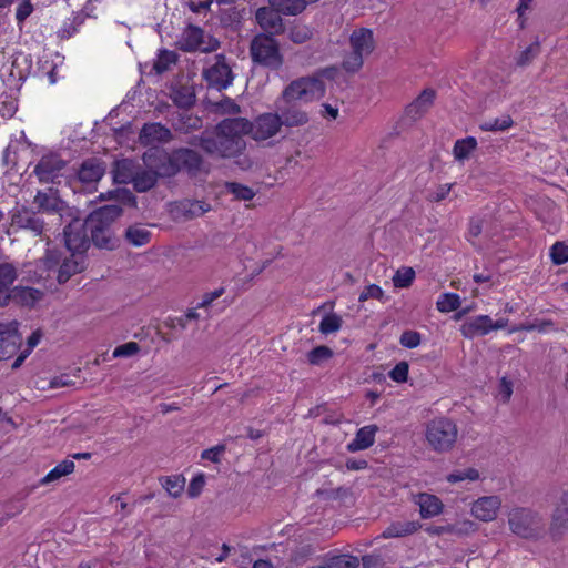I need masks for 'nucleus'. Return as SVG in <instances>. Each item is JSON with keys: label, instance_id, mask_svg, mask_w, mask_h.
Here are the masks:
<instances>
[{"label": "nucleus", "instance_id": "34", "mask_svg": "<svg viewBox=\"0 0 568 568\" xmlns=\"http://www.w3.org/2000/svg\"><path fill=\"white\" fill-rule=\"evenodd\" d=\"M75 465L73 460L64 459L52 468L41 480V485H48L59 480L61 477L70 475L74 471Z\"/></svg>", "mask_w": 568, "mask_h": 568}, {"label": "nucleus", "instance_id": "23", "mask_svg": "<svg viewBox=\"0 0 568 568\" xmlns=\"http://www.w3.org/2000/svg\"><path fill=\"white\" fill-rule=\"evenodd\" d=\"M85 256L79 254H72L70 257L63 258L58 268V283H67L71 276L81 273L84 270Z\"/></svg>", "mask_w": 568, "mask_h": 568}, {"label": "nucleus", "instance_id": "44", "mask_svg": "<svg viewBox=\"0 0 568 568\" xmlns=\"http://www.w3.org/2000/svg\"><path fill=\"white\" fill-rule=\"evenodd\" d=\"M334 352L326 345L316 346L307 353V361L311 365H321L322 363L331 359Z\"/></svg>", "mask_w": 568, "mask_h": 568}, {"label": "nucleus", "instance_id": "8", "mask_svg": "<svg viewBox=\"0 0 568 568\" xmlns=\"http://www.w3.org/2000/svg\"><path fill=\"white\" fill-rule=\"evenodd\" d=\"M508 525L511 532L525 538H537L541 530L539 516L528 508H515L508 514Z\"/></svg>", "mask_w": 568, "mask_h": 568}, {"label": "nucleus", "instance_id": "38", "mask_svg": "<svg viewBox=\"0 0 568 568\" xmlns=\"http://www.w3.org/2000/svg\"><path fill=\"white\" fill-rule=\"evenodd\" d=\"M477 140L474 136L457 140L454 144L453 153L456 160L463 161L467 159L476 149Z\"/></svg>", "mask_w": 568, "mask_h": 568}, {"label": "nucleus", "instance_id": "18", "mask_svg": "<svg viewBox=\"0 0 568 568\" xmlns=\"http://www.w3.org/2000/svg\"><path fill=\"white\" fill-rule=\"evenodd\" d=\"M500 505L498 496L481 497L473 504L471 514L481 521H491L497 517Z\"/></svg>", "mask_w": 568, "mask_h": 568}, {"label": "nucleus", "instance_id": "53", "mask_svg": "<svg viewBox=\"0 0 568 568\" xmlns=\"http://www.w3.org/2000/svg\"><path fill=\"white\" fill-rule=\"evenodd\" d=\"M422 336L416 331H404L399 337V343L406 348H415L420 344Z\"/></svg>", "mask_w": 568, "mask_h": 568}, {"label": "nucleus", "instance_id": "19", "mask_svg": "<svg viewBox=\"0 0 568 568\" xmlns=\"http://www.w3.org/2000/svg\"><path fill=\"white\" fill-rule=\"evenodd\" d=\"M38 191L33 204L37 206L39 214L42 213H59L61 214L67 207L65 202L62 201L57 193Z\"/></svg>", "mask_w": 568, "mask_h": 568}, {"label": "nucleus", "instance_id": "49", "mask_svg": "<svg viewBox=\"0 0 568 568\" xmlns=\"http://www.w3.org/2000/svg\"><path fill=\"white\" fill-rule=\"evenodd\" d=\"M539 52L540 43L539 41H535L519 54L516 64L518 67H526L534 61V59L539 54Z\"/></svg>", "mask_w": 568, "mask_h": 568}, {"label": "nucleus", "instance_id": "16", "mask_svg": "<svg viewBox=\"0 0 568 568\" xmlns=\"http://www.w3.org/2000/svg\"><path fill=\"white\" fill-rule=\"evenodd\" d=\"M151 154V149L145 151L142 155L143 163L145 164L146 169L138 168L134 173L133 179V189L134 191L139 193H144L150 190H152L160 179H165L162 176L159 172V169L153 166L150 161L148 160V155Z\"/></svg>", "mask_w": 568, "mask_h": 568}, {"label": "nucleus", "instance_id": "40", "mask_svg": "<svg viewBox=\"0 0 568 568\" xmlns=\"http://www.w3.org/2000/svg\"><path fill=\"white\" fill-rule=\"evenodd\" d=\"M313 37V29L306 24H293L288 30V39L296 44H303Z\"/></svg>", "mask_w": 568, "mask_h": 568}, {"label": "nucleus", "instance_id": "56", "mask_svg": "<svg viewBox=\"0 0 568 568\" xmlns=\"http://www.w3.org/2000/svg\"><path fill=\"white\" fill-rule=\"evenodd\" d=\"M33 12V6L30 0H21L16 11V19L18 24L26 21L28 17Z\"/></svg>", "mask_w": 568, "mask_h": 568}, {"label": "nucleus", "instance_id": "5", "mask_svg": "<svg viewBox=\"0 0 568 568\" xmlns=\"http://www.w3.org/2000/svg\"><path fill=\"white\" fill-rule=\"evenodd\" d=\"M252 61L271 70H278L284 62L280 43L271 34L257 33L250 44Z\"/></svg>", "mask_w": 568, "mask_h": 568}, {"label": "nucleus", "instance_id": "39", "mask_svg": "<svg viewBox=\"0 0 568 568\" xmlns=\"http://www.w3.org/2000/svg\"><path fill=\"white\" fill-rule=\"evenodd\" d=\"M160 481L162 487L173 498L181 496L184 490L185 479L181 475L162 477L160 478Z\"/></svg>", "mask_w": 568, "mask_h": 568}, {"label": "nucleus", "instance_id": "14", "mask_svg": "<svg viewBox=\"0 0 568 568\" xmlns=\"http://www.w3.org/2000/svg\"><path fill=\"white\" fill-rule=\"evenodd\" d=\"M18 328L19 323L17 321L0 323V361L13 357L19 351L22 336Z\"/></svg>", "mask_w": 568, "mask_h": 568}, {"label": "nucleus", "instance_id": "32", "mask_svg": "<svg viewBox=\"0 0 568 568\" xmlns=\"http://www.w3.org/2000/svg\"><path fill=\"white\" fill-rule=\"evenodd\" d=\"M210 209V204L197 200H184L178 205V210L187 220L202 216L204 213L209 212Z\"/></svg>", "mask_w": 568, "mask_h": 568}, {"label": "nucleus", "instance_id": "57", "mask_svg": "<svg viewBox=\"0 0 568 568\" xmlns=\"http://www.w3.org/2000/svg\"><path fill=\"white\" fill-rule=\"evenodd\" d=\"M204 484H205L204 475L203 474L196 475L195 477L192 478V480L189 484L187 495L191 498L197 497L201 494V491L204 487Z\"/></svg>", "mask_w": 568, "mask_h": 568}, {"label": "nucleus", "instance_id": "29", "mask_svg": "<svg viewBox=\"0 0 568 568\" xmlns=\"http://www.w3.org/2000/svg\"><path fill=\"white\" fill-rule=\"evenodd\" d=\"M124 240L128 244L140 247L151 242L152 233L141 224H133L125 229Z\"/></svg>", "mask_w": 568, "mask_h": 568}, {"label": "nucleus", "instance_id": "63", "mask_svg": "<svg viewBox=\"0 0 568 568\" xmlns=\"http://www.w3.org/2000/svg\"><path fill=\"white\" fill-rule=\"evenodd\" d=\"M513 394V383L508 381L506 377H503L499 382L498 386V395L501 398L503 403L509 402Z\"/></svg>", "mask_w": 568, "mask_h": 568}, {"label": "nucleus", "instance_id": "59", "mask_svg": "<svg viewBox=\"0 0 568 568\" xmlns=\"http://www.w3.org/2000/svg\"><path fill=\"white\" fill-rule=\"evenodd\" d=\"M62 253L58 250H47L43 257L44 265L48 270H52L61 264Z\"/></svg>", "mask_w": 568, "mask_h": 568}, {"label": "nucleus", "instance_id": "64", "mask_svg": "<svg viewBox=\"0 0 568 568\" xmlns=\"http://www.w3.org/2000/svg\"><path fill=\"white\" fill-rule=\"evenodd\" d=\"M74 385H75V382L73 379H71L68 374H61V375L54 376L50 381L51 388L70 387V386H74Z\"/></svg>", "mask_w": 568, "mask_h": 568}, {"label": "nucleus", "instance_id": "41", "mask_svg": "<svg viewBox=\"0 0 568 568\" xmlns=\"http://www.w3.org/2000/svg\"><path fill=\"white\" fill-rule=\"evenodd\" d=\"M358 558L351 555H337L327 558L324 562L325 568H357Z\"/></svg>", "mask_w": 568, "mask_h": 568}, {"label": "nucleus", "instance_id": "48", "mask_svg": "<svg viewBox=\"0 0 568 568\" xmlns=\"http://www.w3.org/2000/svg\"><path fill=\"white\" fill-rule=\"evenodd\" d=\"M479 479V471L476 468H466L454 470L447 476V481L450 484L460 483L464 480L475 481Z\"/></svg>", "mask_w": 568, "mask_h": 568}, {"label": "nucleus", "instance_id": "51", "mask_svg": "<svg viewBox=\"0 0 568 568\" xmlns=\"http://www.w3.org/2000/svg\"><path fill=\"white\" fill-rule=\"evenodd\" d=\"M550 257L556 265L568 262V245L562 242H556L550 248Z\"/></svg>", "mask_w": 568, "mask_h": 568}, {"label": "nucleus", "instance_id": "11", "mask_svg": "<svg viewBox=\"0 0 568 568\" xmlns=\"http://www.w3.org/2000/svg\"><path fill=\"white\" fill-rule=\"evenodd\" d=\"M203 78L209 88L217 91L225 90L232 84L234 75L224 54L215 55L214 64L203 70Z\"/></svg>", "mask_w": 568, "mask_h": 568}, {"label": "nucleus", "instance_id": "1", "mask_svg": "<svg viewBox=\"0 0 568 568\" xmlns=\"http://www.w3.org/2000/svg\"><path fill=\"white\" fill-rule=\"evenodd\" d=\"M325 83L322 77H301L291 81L275 101L276 113L282 126H303L308 123V113L297 102L310 103L325 95Z\"/></svg>", "mask_w": 568, "mask_h": 568}, {"label": "nucleus", "instance_id": "42", "mask_svg": "<svg viewBox=\"0 0 568 568\" xmlns=\"http://www.w3.org/2000/svg\"><path fill=\"white\" fill-rule=\"evenodd\" d=\"M514 125V121L510 115L505 114L494 120H487L479 124V129L483 131H506Z\"/></svg>", "mask_w": 568, "mask_h": 568}, {"label": "nucleus", "instance_id": "21", "mask_svg": "<svg viewBox=\"0 0 568 568\" xmlns=\"http://www.w3.org/2000/svg\"><path fill=\"white\" fill-rule=\"evenodd\" d=\"M465 338L483 336L493 331V320L488 315H478L468 318L460 327Z\"/></svg>", "mask_w": 568, "mask_h": 568}, {"label": "nucleus", "instance_id": "55", "mask_svg": "<svg viewBox=\"0 0 568 568\" xmlns=\"http://www.w3.org/2000/svg\"><path fill=\"white\" fill-rule=\"evenodd\" d=\"M552 526L567 529L568 528V506H559L552 515Z\"/></svg>", "mask_w": 568, "mask_h": 568}, {"label": "nucleus", "instance_id": "46", "mask_svg": "<svg viewBox=\"0 0 568 568\" xmlns=\"http://www.w3.org/2000/svg\"><path fill=\"white\" fill-rule=\"evenodd\" d=\"M415 278V271L412 267H400L393 276V284L398 288L409 287Z\"/></svg>", "mask_w": 568, "mask_h": 568}, {"label": "nucleus", "instance_id": "31", "mask_svg": "<svg viewBox=\"0 0 568 568\" xmlns=\"http://www.w3.org/2000/svg\"><path fill=\"white\" fill-rule=\"evenodd\" d=\"M268 3L284 16H297L302 13L307 6L306 0H268Z\"/></svg>", "mask_w": 568, "mask_h": 568}, {"label": "nucleus", "instance_id": "10", "mask_svg": "<svg viewBox=\"0 0 568 568\" xmlns=\"http://www.w3.org/2000/svg\"><path fill=\"white\" fill-rule=\"evenodd\" d=\"M85 220H72L63 230L64 244L72 254L84 255L90 247L91 237L88 235Z\"/></svg>", "mask_w": 568, "mask_h": 568}, {"label": "nucleus", "instance_id": "28", "mask_svg": "<svg viewBox=\"0 0 568 568\" xmlns=\"http://www.w3.org/2000/svg\"><path fill=\"white\" fill-rule=\"evenodd\" d=\"M420 528L422 525L418 521H394L382 532V537L386 539L400 538L413 535Z\"/></svg>", "mask_w": 568, "mask_h": 568}, {"label": "nucleus", "instance_id": "22", "mask_svg": "<svg viewBox=\"0 0 568 568\" xmlns=\"http://www.w3.org/2000/svg\"><path fill=\"white\" fill-rule=\"evenodd\" d=\"M17 277V268L11 263H0V307L9 304Z\"/></svg>", "mask_w": 568, "mask_h": 568}, {"label": "nucleus", "instance_id": "24", "mask_svg": "<svg viewBox=\"0 0 568 568\" xmlns=\"http://www.w3.org/2000/svg\"><path fill=\"white\" fill-rule=\"evenodd\" d=\"M104 163L97 158H89L82 162L78 170V178L83 183L98 182L104 174Z\"/></svg>", "mask_w": 568, "mask_h": 568}, {"label": "nucleus", "instance_id": "13", "mask_svg": "<svg viewBox=\"0 0 568 568\" xmlns=\"http://www.w3.org/2000/svg\"><path fill=\"white\" fill-rule=\"evenodd\" d=\"M65 166L67 162L60 155L50 153L41 156L33 173L41 183H55L57 179L62 176Z\"/></svg>", "mask_w": 568, "mask_h": 568}, {"label": "nucleus", "instance_id": "58", "mask_svg": "<svg viewBox=\"0 0 568 568\" xmlns=\"http://www.w3.org/2000/svg\"><path fill=\"white\" fill-rule=\"evenodd\" d=\"M225 452V445H216L209 449H204L201 454L203 459L210 460L212 463H220L221 455Z\"/></svg>", "mask_w": 568, "mask_h": 568}, {"label": "nucleus", "instance_id": "27", "mask_svg": "<svg viewBox=\"0 0 568 568\" xmlns=\"http://www.w3.org/2000/svg\"><path fill=\"white\" fill-rule=\"evenodd\" d=\"M43 297V292L29 286H14L10 294V301L22 306H34Z\"/></svg>", "mask_w": 568, "mask_h": 568}, {"label": "nucleus", "instance_id": "43", "mask_svg": "<svg viewBox=\"0 0 568 568\" xmlns=\"http://www.w3.org/2000/svg\"><path fill=\"white\" fill-rule=\"evenodd\" d=\"M462 304L460 297L456 293H444L439 296L436 305L442 313H449L459 308Z\"/></svg>", "mask_w": 568, "mask_h": 568}, {"label": "nucleus", "instance_id": "33", "mask_svg": "<svg viewBox=\"0 0 568 568\" xmlns=\"http://www.w3.org/2000/svg\"><path fill=\"white\" fill-rule=\"evenodd\" d=\"M135 171L131 160L124 159L116 161L113 170V180L119 184L133 183Z\"/></svg>", "mask_w": 568, "mask_h": 568}, {"label": "nucleus", "instance_id": "17", "mask_svg": "<svg viewBox=\"0 0 568 568\" xmlns=\"http://www.w3.org/2000/svg\"><path fill=\"white\" fill-rule=\"evenodd\" d=\"M255 19L261 29L264 30L263 33L271 34L272 37L281 34L285 30L281 13L272 6L258 8L255 13Z\"/></svg>", "mask_w": 568, "mask_h": 568}, {"label": "nucleus", "instance_id": "3", "mask_svg": "<svg viewBox=\"0 0 568 568\" xmlns=\"http://www.w3.org/2000/svg\"><path fill=\"white\" fill-rule=\"evenodd\" d=\"M148 158L150 163L159 169V173L166 179L175 178L180 173L193 179L207 172L203 155L189 146L174 148L171 151L151 148V154Z\"/></svg>", "mask_w": 568, "mask_h": 568}, {"label": "nucleus", "instance_id": "47", "mask_svg": "<svg viewBox=\"0 0 568 568\" xmlns=\"http://www.w3.org/2000/svg\"><path fill=\"white\" fill-rule=\"evenodd\" d=\"M342 317L335 313L325 315L320 323V332L322 334H332L337 332L342 326Z\"/></svg>", "mask_w": 568, "mask_h": 568}, {"label": "nucleus", "instance_id": "20", "mask_svg": "<svg viewBox=\"0 0 568 568\" xmlns=\"http://www.w3.org/2000/svg\"><path fill=\"white\" fill-rule=\"evenodd\" d=\"M435 97V90L430 88L423 90L419 95L406 106V116L413 121L422 118L433 105Z\"/></svg>", "mask_w": 568, "mask_h": 568}, {"label": "nucleus", "instance_id": "4", "mask_svg": "<svg viewBox=\"0 0 568 568\" xmlns=\"http://www.w3.org/2000/svg\"><path fill=\"white\" fill-rule=\"evenodd\" d=\"M122 207L118 204H108L92 211L85 219L92 244L101 250L113 251L120 246L112 225L122 215Z\"/></svg>", "mask_w": 568, "mask_h": 568}, {"label": "nucleus", "instance_id": "2", "mask_svg": "<svg viewBox=\"0 0 568 568\" xmlns=\"http://www.w3.org/2000/svg\"><path fill=\"white\" fill-rule=\"evenodd\" d=\"M248 129L250 121L244 118L224 119L217 123L214 133L204 131L193 135L187 144L200 148L210 156L231 159L246 149L244 135Z\"/></svg>", "mask_w": 568, "mask_h": 568}, {"label": "nucleus", "instance_id": "37", "mask_svg": "<svg viewBox=\"0 0 568 568\" xmlns=\"http://www.w3.org/2000/svg\"><path fill=\"white\" fill-rule=\"evenodd\" d=\"M173 129L176 132L187 134L191 131L199 130L202 128V120L197 116H192L187 114H181L179 118L173 122Z\"/></svg>", "mask_w": 568, "mask_h": 568}, {"label": "nucleus", "instance_id": "61", "mask_svg": "<svg viewBox=\"0 0 568 568\" xmlns=\"http://www.w3.org/2000/svg\"><path fill=\"white\" fill-rule=\"evenodd\" d=\"M225 292L224 287H219L213 292L205 293L196 308H207L215 300L221 297Z\"/></svg>", "mask_w": 568, "mask_h": 568}, {"label": "nucleus", "instance_id": "15", "mask_svg": "<svg viewBox=\"0 0 568 568\" xmlns=\"http://www.w3.org/2000/svg\"><path fill=\"white\" fill-rule=\"evenodd\" d=\"M282 123L276 112H266L260 114L254 122H250L247 134L251 133L255 141H264L276 135L281 130Z\"/></svg>", "mask_w": 568, "mask_h": 568}, {"label": "nucleus", "instance_id": "62", "mask_svg": "<svg viewBox=\"0 0 568 568\" xmlns=\"http://www.w3.org/2000/svg\"><path fill=\"white\" fill-rule=\"evenodd\" d=\"M26 505L22 497H18L14 500L9 501L6 505V516L7 518L13 517L18 514H21L24 509Z\"/></svg>", "mask_w": 568, "mask_h": 568}, {"label": "nucleus", "instance_id": "50", "mask_svg": "<svg viewBox=\"0 0 568 568\" xmlns=\"http://www.w3.org/2000/svg\"><path fill=\"white\" fill-rule=\"evenodd\" d=\"M18 110L17 101L9 94H0V114L3 118H12Z\"/></svg>", "mask_w": 568, "mask_h": 568}, {"label": "nucleus", "instance_id": "7", "mask_svg": "<svg viewBox=\"0 0 568 568\" xmlns=\"http://www.w3.org/2000/svg\"><path fill=\"white\" fill-rule=\"evenodd\" d=\"M456 424L446 417L430 420L426 425L425 437L430 448L437 453H447L453 449L457 440Z\"/></svg>", "mask_w": 568, "mask_h": 568}, {"label": "nucleus", "instance_id": "12", "mask_svg": "<svg viewBox=\"0 0 568 568\" xmlns=\"http://www.w3.org/2000/svg\"><path fill=\"white\" fill-rule=\"evenodd\" d=\"M11 227L24 230L34 236H39L45 230V222L41 219L39 212L27 206H20L11 211Z\"/></svg>", "mask_w": 568, "mask_h": 568}, {"label": "nucleus", "instance_id": "9", "mask_svg": "<svg viewBox=\"0 0 568 568\" xmlns=\"http://www.w3.org/2000/svg\"><path fill=\"white\" fill-rule=\"evenodd\" d=\"M175 44L183 52H213L219 49L220 41L212 36H205L202 28L189 24Z\"/></svg>", "mask_w": 568, "mask_h": 568}, {"label": "nucleus", "instance_id": "25", "mask_svg": "<svg viewBox=\"0 0 568 568\" xmlns=\"http://www.w3.org/2000/svg\"><path fill=\"white\" fill-rule=\"evenodd\" d=\"M378 432L376 425H367L359 428L352 442L347 444L348 452H358L369 448L375 442V435Z\"/></svg>", "mask_w": 568, "mask_h": 568}, {"label": "nucleus", "instance_id": "26", "mask_svg": "<svg viewBox=\"0 0 568 568\" xmlns=\"http://www.w3.org/2000/svg\"><path fill=\"white\" fill-rule=\"evenodd\" d=\"M172 132L166 126L161 123H146L143 125L140 139L144 143L152 142H170L172 140Z\"/></svg>", "mask_w": 568, "mask_h": 568}, {"label": "nucleus", "instance_id": "6", "mask_svg": "<svg viewBox=\"0 0 568 568\" xmlns=\"http://www.w3.org/2000/svg\"><path fill=\"white\" fill-rule=\"evenodd\" d=\"M352 51L343 60V69L347 72H357L364 63V58L369 55L374 48L373 31L367 28L355 29L349 37Z\"/></svg>", "mask_w": 568, "mask_h": 568}, {"label": "nucleus", "instance_id": "36", "mask_svg": "<svg viewBox=\"0 0 568 568\" xmlns=\"http://www.w3.org/2000/svg\"><path fill=\"white\" fill-rule=\"evenodd\" d=\"M178 55L174 51L161 49L158 53L156 59L153 62L152 71L155 74H162L166 72L172 64L176 62Z\"/></svg>", "mask_w": 568, "mask_h": 568}, {"label": "nucleus", "instance_id": "35", "mask_svg": "<svg viewBox=\"0 0 568 568\" xmlns=\"http://www.w3.org/2000/svg\"><path fill=\"white\" fill-rule=\"evenodd\" d=\"M171 99L175 105L183 109H190L196 101L194 90L190 87H179L173 89Z\"/></svg>", "mask_w": 568, "mask_h": 568}, {"label": "nucleus", "instance_id": "52", "mask_svg": "<svg viewBox=\"0 0 568 568\" xmlns=\"http://www.w3.org/2000/svg\"><path fill=\"white\" fill-rule=\"evenodd\" d=\"M409 365L402 361L388 373V376L396 383H405L408 379Z\"/></svg>", "mask_w": 568, "mask_h": 568}, {"label": "nucleus", "instance_id": "54", "mask_svg": "<svg viewBox=\"0 0 568 568\" xmlns=\"http://www.w3.org/2000/svg\"><path fill=\"white\" fill-rule=\"evenodd\" d=\"M140 351V346L135 342H128L125 344L119 345L113 351L114 357H130L135 355Z\"/></svg>", "mask_w": 568, "mask_h": 568}, {"label": "nucleus", "instance_id": "60", "mask_svg": "<svg viewBox=\"0 0 568 568\" xmlns=\"http://www.w3.org/2000/svg\"><path fill=\"white\" fill-rule=\"evenodd\" d=\"M383 297H384L383 290L376 284H371V285L366 286L364 288V291L361 293L359 301L363 302L368 298H376V300L381 301Z\"/></svg>", "mask_w": 568, "mask_h": 568}, {"label": "nucleus", "instance_id": "30", "mask_svg": "<svg viewBox=\"0 0 568 568\" xmlns=\"http://www.w3.org/2000/svg\"><path fill=\"white\" fill-rule=\"evenodd\" d=\"M417 504L422 518H430L443 511V503L435 495L422 493L418 495Z\"/></svg>", "mask_w": 568, "mask_h": 568}, {"label": "nucleus", "instance_id": "45", "mask_svg": "<svg viewBox=\"0 0 568 568\" xmlns=\"http://www.w3.org/2000/svg\"><path fill=\"white\" fill-rule=\"evenodd\" d=\"M225 190L236 200L241 201H250L255 196L253 189L237 182H227L225 184Z\"/></svg>", "mask_w": 568, "mask_h": 568}]
</instances>
